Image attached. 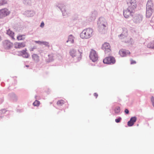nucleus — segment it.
I'll list each match as a JSON object with an SVG mask.
<instances>
[{
	"label": "nucleus",
	"instance_id": "nucleus-25",
	"mask_svg": "<svg viewBox=\"0 0 154 154\" xmlns=\"http://www.w3.org/2000/svg\"><path fill=\"white\" fill-rule=\"evenodd\" d=\"M7 2L6 0H0V6L4 5L7 4Z\"/></svg>",
	"mask_w": 154,
	"mask_h": 154
},
{
	"label": "nucleus",
	"instance_id": "nucleus-1",
	"mask_svg": "<svg viewBox=\"0 0 154 154\" xmlns=\"http://www.w3.org/2000/svg\"><path fill=\"white\" fill-rule=\"evenodd\" d=\"M99 30L102 33H105L107 29L108 24L106 20L104 18H100L98 23Z\"/></svg>",
	"mask_w": 154,
	"mask_h": 154
},
{
	"label": "nucleus",
	"instance_id": "nucleus-33",
	"mask_svg": "<svg viewBox=\"0 0 154 154\" xmlns=\"http://www.w3.org/2000/svg\"><path fill=\"white\" fill-rule=\"evenodd\" d=\"M44 26V23L43 22H42L40 25V27H43Z\"/></svg>",
	"mask_w": 154,
	"mask_h": 154
},
{
	"label": "nucleus",
	"instance_id": "nucleus-4",
	"mask_svg": "<svg viewBox=\"0 0 154 154\" xmlns=\"http://www.w3.org/2000/svg\"><path fill=\"white\" fill-rule=\"evenodd\" d=\"M127 2L128 8L129 9H132L135 10L137 7L136 0H127Z\"/></svg>",
	"mask_w": 154,
	"mask_h": 154
},
{
	"label": "nucleus",
	"instance_id": "nucleus-27",
	"mask_svg": "<svg viewBox=\"0 0 154 154\" xmlns=\"http://www.w3.org/2000/svg\"><path fill=\"white\" fill-rule=\"evenodd\" d=\"M120 111V108L119 107H116L115 109V112L116 113H119Z\"/></svg>",
	"mask_w": 154,
	"mask_h": 154
},
{
	"label": "nucleus",
	"instance_id": "nucleus-12",
	"mask_svg": "<svg viewBox=\"0 0 154 154\" xmlns=\"http://www.w3.org/2000/svg\"><path fill=\"white\" fill-rule=\"evenodd\" d=\"M137 120V118L136 117H132L130 119V120L128 123V125L129 126H132L136 122Z\"/></svg>",
	"mask_w": 154,
	"mask_h": 154
},
{
	"label": "nucleus",
	"instance_id": "nucleus-3",
	"mask_svg": "<svg viewBox=\"0 0 154 154\" xmlns=\"http://www.w3.org/2000/svg\"><path fill=\"white\" fill-rule=\"evenodd\" d=\"M82 51L81 50L76 51L74 49H71L69 51V54L72 57H75L78 59H80L82 57Z\"/></svg>",
	"mask_w": 154,
	"mask_h": 154
},
{
	"label": "nucleus",
	"instance_id": "nucleus-2",
	"mask_svg": "<svg viewBox=\"0 0 154 154\" xmlns=\"http://www.w3.org/2000/svg\"><path fill=\"white\" fill-rule=\"evenodd\" d=\"M93 32V30L91 28H88L85 29L80 34V37L83 39L89 38L92 35Z\"/></svg>",
	"mask_w": 154,
	"mask_h": 154
},
{
	"label": "nucleus",
	"instance_id": "nucleus-23",
	"mask_svg": "<svg viewBox=\"0 0 154 154\" xmlns=\"http://www.w3.org/2000/svg\"><path fill=\"white\" fill-rule=\"evenodd\" d=\"M147 47L149 48L154 49V41L152 42L148 43Z\"/></svg>",
	"mask_w": 154,
	"mask_h": 154
},
{
	"label": "nucleus",
	"instance_id": "nucleus-16",
	"mask_svg": "<svg viewBox=\"0 0 154 154\" xmlns=\"http://www.w3.org/2000/svg\"><path fill=\"white\" fill-rule=\"evenodd\" d=\"M153 6L152 1L151 0H149L147 3L146 9H152Z\"/></svg>",
	"mask_w": 154,
	"mask_h": 154
},
{
	"label": "nucleus",
	"instance_id": "nucleus-21",
	"mask_svg": "<svg viewBox=\"0 0 154 154\" xmlns=\"http://www.w3.org/2000/svg\"><path fill=\"white\" fill-rule=\"evenodd\" d=\"M65 102L63 100H59L57 102V105L59 106H61L65 103Z\"/></svg>",
	"mask_w": 154,
	"mask_h": 154
},
{
	"label": "nucleus",
	"instance_id": "nucleus-17",
	"mask_svg": "<svg viewBox=\"0 0 154 154\" xmlns=\"http://www.w3.org/2000/svg\"><path fill=\"white\" fill-rule=\"evenodd\" d=\"M7 34L11 36L12 39H15L14 38V33L10 29L7 30Z\"/></svg>",
	"mask_w": 154,
	"mask_h": 154
},
{
	"label": "nucleus",
	"instance_id": "nucleus-11",
	"mask_svg": "<svg viewBox=\"0 0 154 154\" xmlns=\"http://www.w3.org/2000/svg\"><path fill=\"white\" fill-rule=\"evenodd\" d=\"M27 51L26 49L25 48V50L20 51V54L23 57L28 58L29 56V55L28 53L26 52Z\"/></svg>",
	"mask_w": 154,
	"mask_h": 154
},
{
	"label": "nucleus",
	"instance_id": "nucleus-18",
	"mask_svg": "<svg viewBox=\"0 0 154 154\" xmlns=\"http://www.w3.org/2000/svg\"><path fill=\"white\" fill-rule=\"evenodd\" d=\"M152 9H146V17L149 18L151 16L152 14Z\"/></svg>",
	"mask_w": 154,
	"mask_h": 154
},
{
	"label": "nucleus",
	"instance_id": "nucleus-31",
	"mask_svg": "<svg viewBox=\"0 0 154 154\" xmlns=\"http://www.w3.org/2000/svg\"><path fill=\"white\" fill-rule=\"evenodd\" d=\"M151 101L152 102V105L154 106V97H152L151 98Z\"/></svg>",
	"mask_w": 154,
	"mask_h": 154
},
{
	"label": "nucleus",
	"instance_id": "nucleus-29",
	"mask_svg": "<svg viewBox=\"0 0 154 154\" xmlns=\"http://www.w3.org/2000/svg\"><path fill=\"white\" fill-rule=\"evenodd\" d=\"M121 119V118L120 117L119 118L116 119L115 121L117 123H119Z\"/></svg>",
	"mask_w": 154,
	"mask_h": 154
},
{
	"label": "nucleus",
	"instance_id": "nucleus-19",
	"mask_svg": "<svg viewBox=\"0 0 154 154\" xmlns=\"http://www.w3.org/2000/svg\"><path fill=\"white\" fill-rule=\"evenodd\" d=\"M142 20V18L140 16L135 17L134 18V21L136 23L140 22Z\"/></svg>",
	"mask_w": 154,
	"mask_h": 154
},
{
	"label": "nucleus",
	"instance_id": "nucleus-14",
	"mask_svg": "<svg viewBox=\"0 0 154 154\" xmlns=\"http://www.w3.org/2000/svg\"><path fill=\"white\" fill-rule=\"evenodd\" d=\"M103 48L105 50V52H106V50H108V51H110V47L108 43H104L103 45Z\"/></svg>",
	"mask_w": 154,
	"mask_h": 154
},
{
	"label": "nucleus",
	"instance_id": "nucleus-32",
	"mask_svg": "<svg viewBox=\"0 0 154 154\" xmlns=\"http://www.w3.org/2000/svg\"><path fill=\"white\" fill-rule=\"evenodd\" d=\"M35 43H36L39 44H42V42H41L40 41H35Z\"/></svg>",
	"mask_w": 154,
	"mask_h": 154
},
{
	"label": "nucleus",
	"instance_id": "nucleus-28",
	"mask_svg": "<svg viewBox=\"0 0 154 154\" xmlns=\"http://www.w3.org/2000/svg\"><path fill=\"white\" fill-rule=\"evenodd\" d=\"M42 44L46 46L49 47V43L47 42H43Z\"/></svg>",
	"mask_w": 154,
	"mask_h": 154
},
{
	"label": "nucleus",
	"instance_id": "nucleus-7",
	"mask_svg": "<svg viewBox=\"0 0 154 154\" xmlns=\"http://www.w3.org/2000/svg\"><path fill=\"white\" fill-rule=\"evenodd\" d=\"M104 63L107 64H114L116 62L115 58L112 57H107L103 59Z\"/></svg>",
	"mask_w": 154,
	"mask_h": 154
},
{
	"label": "nucleus",
	"instance_id": "nucleus-10",
	"mask_svg": "<svg viewBox=\"0 0 154 154\" xmlns=\"http://www.w3.org/2000/svg\"><path fill=\"white\" fill-rule=\"evenodd\" d=\"M119 54L122 57H124L128 54H130V52L128 50L122 49L119 50Z\"/></svg>",
	"mask_w": 154,
	"mask_h": 154
},
{
	"label": "nucleus",
	"instance_id": "nucleus-22",
	"mask_svg": "<svg viewBox=\"0 0 154 154\" xmlns=\"http://www.w3.org/2000/svg\"><path fill=\"white\" fill-rule=\"evenodd\" d=\"M18 40H23L25 39V35H20L17 37Z\"/></svg>",
	"mask_w": 154,
	"mask_h": 154
},
{
	"label": "nucleus",
	"instance_id": "nucleus-5",
	"mask_svg": "<svg viewBox=\"0 0 154 154\" xmlns=\"http://www.w3.org/2000/svg\"><path fill=\"white\" fill-rule=\"evenodd\" d=\"M135 11V10L128 8L127 9L124 11V16L125 18H128L132 16Z\"/></svg>",
	"mask_w": 154,
	"mask_h": 154
},
{
	"label": "nucleus",
	"instance_id": "nucleus-24",
	"mask_svg": "<svg viewBox=\"0 0 154 154\" xmlns=\"http://www.w3.org/2000/svg\"><path fill=\"white\" fill-rule=\"evenodd\" d=\"M73 37L72 35H70L68 37V40L67 41V42H69L71 43H73L74 41Z\"/></svg>",
	"mask_w": 154,
	"mask_h": 154
},
{
	"label": "nucleus",
	"instance_id": "nucleus-13",
	"mask_svg": "<svg viewBox=\"0 0 154 154\" xmlns=\"http://www.w3.org/2000/svg\"><path fill=\"white\" fill-rule=\"evenodd\" d=\"M5 47L7 48H9L12 46V43L8 40L5 41L3 43Z\"/></svg>",
	"mask_w": 154,
	"mask_h": 154
},
{
	"label": "nucleus",
	"instance_id": "nucleus-34",
	"mask_svg": "<svg viewBox=\"0 0 154 154\" xmlns=\"http://www.w3.org/2000/svg\"><path fill=\"white\" fill-rule=\"evenodd\" d=\"M125 112L127 114H128L129 113V111L127 109H125Z\"/></svg>",
	"mask_w": 154,
	"mask_h": 154
},
{
	"label": "nucleus",
	"instance_id": "nucleus-6",
	"mask_svg": "<svg viewBox=\"0 0 154 154\" xmlns=\"http://www.w3.org/2000/svg\"><path fill=\"white\" fill-rule=\"evenodd\" d=\"M90 59L93 61H97L98 58V56L96 52L93 49H91L90 54Z\"/></svg>",
	"mask_w": 154,
	"mask_h": 154
},
{
	"label": "nucleus",
	"instance_id": "nucleus-15",
	"mask_svg": "<svg viewBox=\"0 0 154 154\" xmlns=\"http://www.w3.org/2000/svg\"><path fill=\"white\" fill-rule=\"evenodd\" d=\"M127 35V30L126 29L122 33L119 35V37L120 39H122L123 38H126Z\"/></svg>",
	"mask_w": 154,
	"mask_h": 154
},
{
	"label": "nucleus",
	"instance_id": "nucleus-35",
	"mask_svg": "<svg viewBox=\"0 0 154 154\" xmlns=\"http://www.w3.org/2000/svg\"><path fill=\"white\" fill-rule=\"evenodd\" d=\"M94 95L96 97V98H97L98 96L97 94L96 93H94Z\"/></svg>",
	"mask_w": 154,
	"mask_h": 154
},
{
	"label": "nucleus",
	"instance_id": "nucleus-26",
	"mask_svg": "<svg viewBox=\"0 0 154 154\" xmlns=\"http://www.w3.org/2000/svg\"><path fill=\"white\" fill-rule=\"evenodd\" d=\"M40 104V102L39 101L36 100L33 103V105L34 106H38Z\"/></svg>",
	"mask_w": 154,
	"mask_h": 154
},
{
	"label": "nucleus",
	"instance_id": "nucleus-30",
	"mask_svg": "<svg viewBox=\"0 0 154 154\" xmlns=\"http://www.w3.org/2000/svg\"><path fill=\"white\" fill-rule=\"evenodd\" d=\"M130 61H131V64H135L136 63V61L133 60L132 59H131Z\"/></svg>",
	"mask_w": 154,
	"mask_h": 154
},
{
	"label": "nucleus",
	"instance_id": "nucleus-36",
	"mask_svg": "<svg viewBox=\"0 0 154 154\" xmlns=\"http://www.w3.org/2000/svg\"><path fill=\"white\" fill-rule=\"evenodd\" d=\"M26 66L27 67H28V66Z\"/></svg>",
	"mask_w": 154,
	"mask_h": 154
},
{
	"label": "nucleus",
	"instance_id": "nucleus-20",
	"mask_svg": "<svg viewBox=\"0 0 154 154\" xmlns=\"http://www.w3.org/2000/svg\"><path fill=\"white\" fill-rule=\"evenodd\" d=\"M32 57L34 60L36 62H38L39 61V57L36 54H33Z\"/></svg>",
	"mask_w": 154,
	"mask_h": 154
},
{
	"label": "nucleus",
	"instance_id": "nucleus-9",
	"mask_svg": "<svg viewBox=\"0 0 154 154\" xmlns=\"http://www.w3.org/2000/svg\"><path fill=\"white\" fill-rule=\"evenodd\" d=\"M14 47L16 49H20L25 47L26 46L25 43L24 42H16L14 44Z\"/></svg>",
	"mask_w": 154,
	"mask_h": 154
},
{
	"label": "nucleus",
	"instance_id": "nucleus-8",
	"mask_svg": "<svg viewBox=\"0 0 154 154\" xmlns=\"http://www.w3.org/2000/svg\"><path fill=\"white\" fill-rule=\"evenodd\" d=\"M10 13V12L6 8H4L0 10V17L1 18L5 17L8 15Z\"/></svg>",
	"mask_w": 154,
	"mask_h": 154
}]
</instances>
